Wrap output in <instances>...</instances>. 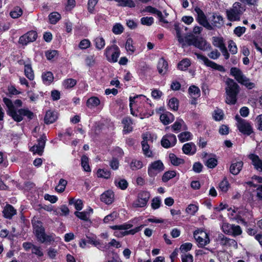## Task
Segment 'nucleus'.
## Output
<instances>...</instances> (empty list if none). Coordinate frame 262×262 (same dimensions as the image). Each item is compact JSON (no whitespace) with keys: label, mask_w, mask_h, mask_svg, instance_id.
<instances>
[{"label":"nucleus","mask_w":262,"mask_h":262,"mask_svg":"<svg viewBox=\"0 0 262 262\" xmlns=\"http://www.w3.org/2000/svg\"><path fill=\"white\" fill-rule=\"evenodd\" d=\"M4 103L8 108L7 114L16 122H20L26 117L29 120H32L34 114L28 108L16 109L12 100L9 98L4 97L3 99Z\"/></svg>","instance_id":"obj_1"},{"label":"nucleus","mask_w":262,"mask_h":262,"mask_svg":"<svg viewBox=\"0 0 262 262\" xmlns=\"http://www.w3.org/2000/svg\"><path fill=\"white\" fill-rule=\"evenodd\" d=\"M32 224L34 233L38 242L46 244L54 242V237L52 235L46 233L45 228L41 221L33 219L32 220Z\"/></svg>","instance_id":"obj_2"},{"label":"nucleus","mask_w":262,"mask_h":262,"mask_svg":"<svg viewBox=\"0 0 262 262\" xmlns=\"http://www.w3.org/2000/svg\"><path fill=\"white\" fill-rule=\"evenodd\" d=\"M225 83L227 95L226 102L229 104L234 105L237 102V95L240 91L239 86L233 79L230 78L226 79Z\"/></svg>","instance_id":"obj_3"},{"label":"nucleus","mask_w":262,"mask_h":262,"mask_svg":"<svg viewBox=\"0 0 262 262\" xmlns=\"http://www.w3.org/2000/svg\"><path fill=\"white\" fill-rule=\"evenodd\" d=\"M193 46L202 51L211 48V46L202 37L195 36L193 33H189L185 36V42L182 47Z\"/></svg>","instance_id":"obj_4"},{"label":"nucleus","mask_w":262,"mask_h":262,"mask_svg":"<svg viewBox=\"0 0 262 262\" xmlns=\"http://www.w3.org/2000/svg\"><path fill=\"white\" fill-rule=\"evenodd\" d=\"M129 106H133V104L140 103H143V106L147 108L145 111L142 110L141 113L144 117L148 118L151 116L154 113V110L151 107L154 104L151 103V100L143 95H137L134 97L130 96L129 98Z\"/></svg>","instance_id":"obj_5"},{"label":"nucleus","mask_w":262,"mask_h":262,"mask_svg":"<svg viewBox=\"0 0 262 262\" xmlns=\"http://www.w3.org/2000/svg\"><path fill=\"white\" fill-rule=\"evenodd\" d=\"M121 51L119 48L116 45L107 46L104 53L107 60L110 62L115 63L118 61L120 55Z\"/></svg>","instance_id":"obj_6"},{"label":"nucleus","mask_w":262,"mask_h":262,"mask_svg":"<svg viewBox=\"0 0 262 262\" xmlns=\"http://www.w3.org/2000/svg\"><path fill=\"white\" fill-rule=\"evenodd\" d=\"M236 118L237 120V127L239 132L246 136H250L253 133V127L249 121L237 116Z\"/></svg>","instance_id":"obj_7"},{"label":"nucleus","mask_w":262,"mask_h":262,"mask_svg":"<svg viewBox=\"0 0 262 262\" xmlns=\"http://www.w3.org/2000/svg\"><path fill=\"white\" fill-rule=\"evenodd\" d=\"M194 11L197 14L196 17V21L201 26L205 28L208 30H213L212 26L209 23L206 15L203 11L199 7L196 6L194 9Z\"/></svg>","instance_id":"obj_8"},{"label":"nucleus","mask_w":262,"mask_h":262,"mask_svg":"<svg viewBox=\"0 0 262 262\" xmlns=\"http://www.w3.org/2000/svg\"><path fill=\"white\" fill-rule=\"evenodd\" d=\"M150 196L149 192L143 190L140 191L137 195V199L133 203L134 208H142L147 205Z\"/></svg>","instance_id":"obj_9"},{"label":"nucleus","mask_w":262,"mask_h":262,"mask_svg":"<svg viewBox=\"0 0 262 262\" xmlns=\"http://www.w3.org/2000/svg\"><path fill=\"white\" fill-rule=\"evenodd\" d=\"M165 167L161 160H157L151 162L148 167L147 172L148 176L153 178L160 172L164 170Z\"/></svg>","instance_id":"obj_10"},{"label":"nucleus","mask_w":262,"mask_h":262,"mask_svg":"<svg viewBox=\"0 0 262 262\" xmlns=\"http://www.w3.org/2000/svg\"><path fill=\"white\" fill-rule=\"evenodd\" d=\"M37 37V32L35 30H31L19 37L18 43L23 46H27L29 43L35 41Z\"/></svg>","instance_id":"obj_11"},{"label":"nucleus","mask_w":262,"mask_h":262,"mask_svg":"<svg viewBox=\"0 0 262 262\" xmlns=\"http://www.w3.org/2000/svg\"><path fill=\"white\" fill-rule=\"evenodd\" d=\"M46 140L47 137L46 135L43 134L37 139V144L31 147L30 150L34 154H37L39 156H42L45 147Z\"/></svg>","instance_id":"obj_12"},{"label":"nucleus","mask_w":262,"mask_h":262,"mask_svg":"<svg viewBox=\"0 0 262 262\" xmlns=\"http://www.w3.org/2000/svg\"><path fill=\"white\" fill-rule=\"evenodd\" d=\"M177 141L176 136L174 134H167L162 137L161 144L163 147L168 148L174 146Z\"/></svg>","instance_id":"obj_13"},{"label":"nucleus","mask_w":262,"mask_h":262,"mask_svg":"<svg viewBox=\"0 0 262 262\" xmlns=\"http://www.w3.org/2000/svg\"><path fill=\"white\" fill-rule=\"evenodd\" d=\"M196 55L198 58L203 61L204 64L206 66L218 70L220 72H225V70L223 66L219 65L215 62L209 60L207 57L203 55L200 54H196Z\"/></svg>","instance_id":"obj_14"},{"label":"nucleus","mask_w":262,"mask_h":262,"mask_svg":"<svg viewBox=\"0 0 262 262\" xmlns=\"http://www.w3.org/2000/svg\"><path fill=\"white\" fill-rule=\"evenodd\" d=\"M209 20L211 22V25L212 26L213 29L214 28H221L224 23L222 16L217 13H213L210 17Z\"/></svg>","instance_id":"obj_15"},{"label":"nucleus","mask_w":262,"mask_h":262,"mask_svg":"<svg viewBox=\"0 0 262 262\" xmlns=\"http://www.w3.org/2000/svg\"><path fill=\"white\" fill-rule=\"evenodd\" d=\"M121 123L123 126L122 132L124 135L128 134L133 131V127L132 124L133 122L130 117L126 116L124 117L121 121Z\"/></svg>","instance_id":"obj_16"},{"label":"nucleus","mask_w":262,"mask_h":262,"mask_svg":"<svg viewBox=\"0 0 262 262\" xmlns=\"http://www.w3.org/2000/svg\"><path fill=\"white\" fill-rule=\"evenodd\" d=\"M114 192L111 190L105 191L100 195V200L107 205L112 204L114 201Z\"/></svg>","instance_id":"obj_17"},{"label":"nucleus","mask_w":262,"mask_h":262,"mask_svg":"<svg viewBox=\"0 0 262 262\" xmlns=\"http://www.w3.org/2000/svg\"><path fill=\"white\" fill-rule=\"evenodd\" d=\"M249 158L251 160V164L255 169L259 172H262V160L258 156L254 154L249 155Z\"/></svg>","instance_id":"obj_18"},{"label":"nucleus","mask_w":262,"mask_h":262,"mask_svg":"<svg viewBox=\"0 0 262 262\" xmlns=\"http://www.w3.org/2000/svg\"><path fill=\"white\" fill-rule=\"evenodd\" d=\"M244 163L242 161L233 160L230 167V172L233 175L238 174L242 170Z\"/></svg>","instance_id":"obj_19"},{"label":"nucleus","mask_w":262,"mask_h":262,"mask_svg":"<svg viewBox=\"0 0 262 262\" xmlns=\"http://www.w3.org/2000/svg\"><path fill=\"white\" fill-rule=\"evenodd\" d=\"M242 13V11L241 10L231 9L226 11L227 18L230 21L240 20V16Z\"/></svg>","instance_id":"obj_20"},{"label":"nucleus","mask_w":262,"mask_h":262,"mask_svg":"<svg viewBox=\"0 0 262 262\" xmlns=\"http://www.w3.org/2000/svg\"><path fill=\"white\" fill-rule=\"evenodd\" d=\"M3 216L7 219H11L16 214V210L10 204H7L3 210Z\"/></svg>","instance_id":"obj_21"},{"label":"nucleus","mask_w":262,"mask_h":262,"mask_svg":"<svg viewBox=\"0 0 262 262\" xmlns=\"http://www.w3.org/2000/svg\"><path fill=\"white\" fill-rule=\"evenodd\" d=\"M182 151L187 155H193L196 151V147L194 143L188 142L183 145Z\"/></svg>","instance_id":"obj_22"},{"label":"nucleus","mask_w":262,"mask_h":262,"mask_svg":"<svg viewBox=\"0 0 262 262\" xmlns=\"http://www.w3.org/2000/svg\"><path fill=\"white\" fill-rule=\"evenodd\" d=\"M58 118L57 113L51 110H48L46 112L44 121L47 124H50L55 122Z\"/></svg>","instance_id":"obj_23"},{"label":"nucleus","mask_w":262,"mask_h":262,"mask_svg":"<svg viewBox=\"0 0 262 262\" xmlns=\"http://www.w3.org/2000/svg\"><path fill=\"white\" fill-rule=\"evenodd\" d=\"M181 29L180 23L177 21L175 22L173 25V30L176 32V37L178 39V42L183 46V44L185 42V36L183 37L181 35Z\"/></svg>","instance_id":"obj_24"},{"label":"nucleus","mask_w":262,"mask_h":262,"mask_svg":"<svg viewBox=\"0 0 262 262\" xmlns=\"http://www.w3.org/2000/svg\"><path fill=\"white\" fill-rule=\"evenodd\" d=\"M157 69L159 74H165L168 69V62L163 58H160L157 65Z\"/></svg>","instance_id":"obj_25"},{"label":"nucleus","mask_w":262,"mask_h":262,"mask_svg":"<svg viewBox=\"0 0 262 262\" xmlns=\"http://www.w3.org/2000/svg\"><path fill=\"white\" fill-rule=\"evenodd\" d=\"M230 74L234 77L238 82L242 83L244 76L239 69L236 67L231 68L230 69Z\"/></svg>","instance_id":"obj_26"},{"label":"nucleus","mask_w":262,"mask_h":262,"mask_svg":"<svg viewBox=\"0 0 262 262\" xmlns=\"http://www.w3.org/2000/svg\"><path fill=\"white\" fill-rule=\"evenodd\" d=\"M143 141L141 142L142 150L144 155L147 157H152V151L149 149V145L147 143V137L144 136Z\"/></svg>","instance_id":"obj_27"},{"label":"nucleus","mask_w":262,"mask_h":262,"mask_svg":"<svg viewBox=\"0 0 262 262\" xmlns=\"http://www.w3.org/2000/svg\"><path fill=\"white\" fill-rule=\"evenodd\" d=\"M160 119L164 125H168L174 120L173 115L170 112H166L160 115Z\"/></svg>","instance_id":"obj_28"},{"label":"nucleus","mask_w":262,"mask_h":262,"mask_svg":"<svg viewBox=\"0 0 262 262\" xmlns=\"http://www.w3.org/2000/svg\"><path fill=\"white\" fill-rule=\"evenodd\" d=\"M41 78L43 83L47 85H50L54 80L53 74L50 71L42 73Z\"/></svg>","instance_id":"obj_29"},{"label":"nucleus","mask_w":262,"mask_h":262,"mask_svg":"<svg viewBox=\"0 0 262 262\" xmlns=\"http://www.w3.org/2000/svg\"><path fill=\"white\" fill-rule=\"evenodd\" d=\"M169 158L171 164L173 166H178L185 163L184 159L177 157L173 153L169 154Z\"/></svg>","instance_id":"obj_30"},{"label":"nucleus","mask_w":262,"mask_h":262,"mask_svg":"<svg viewBox=\"0 0 262 262\" xmlns=\"http://www.w3.org/2000/svg\"><path fill=\"white\" fill-rule=\"evenodd\" d=\"M100 104V100L98 97L92 96L89 98L86 102L88 107L92 108L98 106Z\"/></svg>","instance_id":"obj_31"},{"label":"nucleus","mask_w":262,"mask_h":262,"mask_svg":"<svg viewBox=\"0 0 262 262\" xmlns=\"http://www.w3.org/2000/svg\"><path fill=\"white\" fill-rule=\"evenodd\" d=\"M230 187V184L226 177H224L223 180L219 184V189L222 192H227Z\"/></svg>","instance_id":"obj_32"},{"label":"nucleus","mask_w":262,"mask_h":262,"mask_svg":"<svg viewBox=\"0 0 262 262\" xmlns=\"http://www.w3.org/2000/svg\"><path fill=\"white\" fill-rule=\"evenodd\" d=\"M114 184L116 187L121 190H125L128 186L127 181L124 179H116L114 181Z\"/></svg>","instance_id":"obj_33"},{"label":"nucleus","mask_w":262,"mask_h":262,"mask_svg":"<svg viewBox=\"0 0 262 262\" xmlns=\"http://www.w3.org/2000/svg\"><path fill=\"white\" fill-rule=\"evenodd\" d=\"M125 48L129 54H133L135 52L136 47L133 45V40L131 37H129L126 39Z\"/></svg>","instance_id":"obj_34"},{"label":"nucleus","mask_w":262,"mask_h":262,"mask_svg":"<svg viewBox=\"0 0 262 262\" xmlns=\"http://www.w3.org/2000/svg\"><path fill=\"white\" fill-rule=\"evenodd\" d=\"M194 236L198 243V246L200 248H204L205 246L208 245L210 243V239L209 236L207 234L205 235V239H204L203 237L199 236L197 237H195V234L194 233Z\"/></svg>","instance_id":"obj_35"},{"label":"nucleus","mask_w":262,"mask_h":262,"mask_svg":"<svg viewBox=\"0 0 262 262\" xmlns=\"http://www.w3.org/2000/svg\"><path fill=\"white\" fill-rule=\"evenodd\" d=\"M24 73L26 77L30 80H33L34 79V72L30 64H27L25 65Z\"/></svg>","instance_id":"obj_36"},{"label":"nucleus","mask_w":262,"mask_h":262,"mask_svg":"<svg viewBox=\"0 0 262 262\" xmlns=\"http://www.w3.org/2000/svg\"><path fill=\"white\" fill-rule=\"evenodd\" d=\"M188 93L191 95L192 98H198L201 95L200 89L194 85L189 86Z\"/></svg>","instance_id":"obj_37"},{"label":"nucleus","mask_w":262,"mask_h":262,"mask_svg":"<svg viewBox=\"0 0 262 262\" xmlns=\"http://www.w3.org/2000/svg\"><path fill=\"white\" fill-rule=\"evenodd\" d=\"M219 239L220 241L221 245L223 246H225L227 245L231 246L232 244L236 243L234 239H230L225 236L223 234H221L220 235H219Z\"/></svg>","instance_id":"obj_38"},{"label":"nucleus","mask_w":262,"mask_h":262,"mask_svg":"<svg viewBox=\"0 0 262 262\" xmlns=\"http://www.w3.org/2000/svg\"><path fill=\"white\" fill-rule=\"evenodd\" d=\"M177 175L176 170H168L164 173L162 177V180L163 182H167L170 179L174 178Z\"/></svg>","instance_id":"obj_39"},{"label":"nucleus","mask_w":262,"mask_h":262,"mask_svg":"<svg viewBox=\"0 0 262 262\" xmlns=\"http://www.w3.org/2000/svg\"><path fill=\"white\" fill-rule=\"evenodd\" d=\"M81 165L84 171L86 172H90L91 171L89 165V158L85 155H83L81 158Z\"/></svg>","instance_id":"obj_40"},{"label":"nucleus","mask_w":262,"mask_h":262,"mask_svg":"<svg viewBox=\"0 0 262 262\" xmlns=\"http://www.w3.org/2000/svg\"><path fill=\"white\" fill-rule=\"evenodd\" d=\"M190 60L188 58H185L178 63L177 68L180 70L186 71L187 70L188 68L190 66Z\"/></svg>","instance_id":"obj_41"},{"label":"nucleus","mask_w":262,"mask_h":262,"mask_svg":"<svg viewBox=\"0 0 262 262\" xmlns=\"http://www.w3.org/2000/svg\"><path fill=\"white\" fill-rule=\"evenodd\" d=\"M94 42L96 48L98 50L102 49L105 45V40L102 37H96L95 38Z\"/></svg>","instance_id":"obj_42"},{"label":"nucleus","mask_w":262,"mask_h":262,"mask_svg":"<svg viewBox=\"0 0 262 262\" xmlns=\"http://www.w3.org/2000/svg\"><path fill=\"white\" fill-rule=\"evenodd\" d=\"M97 174L98 178L108 179L111 177V173L110 170L99 168L97 170Z\"/></svg>","instance_id":"obj_43"},{"label":"nucleus","mask_w":262,"mask_h":262,"mask_svg":"<svg viewBox=\"0 0 262 262\" xmlns=\"http://www.w3.org/2000/svg\"><path fill=\"white\" fill-rule=\"evenodd\" d=\"M118 3L119 6L128 7L134 8L136 6L135 3L133 0H115Z\"/></svg>","instance_id":"obj_44"},{"label":"nucleus","mask_w":262,"mask_h":262,"mask_svg":"<svg viewBox=\"0 0 262 262\" xmlns=\"http://www.w3.org/2000/svg\"><path fill=\"white\" fill-rule=\"evenodd\" d=\"M25 245L32 246V253L37 255L39 257H41L43 255V253L41 251L40 247H38L29 242L24 243L23 245L25 246Z\"/></svg>","instance_id":"obj_45"},{"label":"nucleus","mask_w":262,"mask_h":262,"mask_svg":"<svg viewBox=\"0 0 262 262\" xmlns=\"http://www.w3.org/2000/svg\"><path fill=\"white\" fill-rule=\"evenodd\" d=\"M212 44L214 46L218 47L220 49L225 46L224 39L222 37L214 36L212 37Z\"/></svg>","instance_id":"obj_46"},{"label":"nucleus","mask_w":262,"mask_h":262,"mask_svg":"<svg viewBox=\"0 0 262 262\" xmlns=\"http://www.w3.org/2000/svg\"><path fill=\"white\" fill-rule=\"evenodd\" d=\"M61 18L60 14L56 12H52L49 15V19L51 24H56Z\"/></svg>","instance_id":"obj_47"},{"label":"nucleus","mask_w":262,"mask_h":262,"mask_svg":"<svg viewBox=\"0 0 262 262\" xmlns=\"http://www.w3.org/2000/svg\"><path fill=\"white\" fill-rule=\"evenodd\" d=\"M77 84L76 80L73 78H68L63 81V85L66 89L73 88Z\"/></svg>","instance_id":"obj_48"},{"label":"nucleus","mask_w":262,"mask_h":262,"mask_svg":"<svg viewBox=\"0 0 262 262\" xmlns=\"http://www.w3.org/2000/svg\"><path fill=\"white\" fill-rule=\"evenodd\" d=\"M23 12L21 8L16 6L10 12V15L13 18H18L22 15Z\"/></svg>","instance_id":"obj_49"},{"label":"nucleus","mask_w":262,"mask_h":262,"mask_svg":"<svg viewBox=\"0 0 262 262\" xmlns=\"http://www.w3.org/2000/svg\"><path fill=\"white\" fill-rule=\"evenodd\" d=\"M191 134L189 132H182L178 135L179 141L183 143L191 140Z\"/></svg>","instance_id":"obj_50"},{"label":"nucleus","mask_w":262,"mask_h":262,"mask_svg":"<svg viewBox=\"0 0 262 262\" xmlns=\"http://www.w3.org/2000/svg\"><path fill=\"white\" fill-rule=\"evenodd\" d=\"M179 100L176 97H172L169 99L168 105L173 111H177L179 106Z\"/></svg>","instance_id":"obj_51"},{"label":"nucleus","mask_w":262,"mask_h":262,"mask_svg":"<svg viewBox=\"0 0 262 262\" xmlns=\"http://www.w3.org/2000/svg\"><path fill=\"white\" fill-rule=\"evenodd\" d=\"M130 168L133 170L140 169L143 167V163L141 160H133L130 164Z\"/></svg>","instance_id":"obj_52"},{"label":"nucleus","mask_w":262,"mask_h":262,"mask_svg":"<svg viewBox=\"0 0 262 262\" xmlns=\"http://www.w3.org/2000/svg\"><path fill=\"white\" fill-rule=\"evenodd\" d=\"M133 227V225L130 224L124 223L119 225H114L110 226V228L116 230H127Z\"/></svg>","instance_id":"obj_53"},{"label":"nucleus","mask_w":262,"mask_h":262,"mask_svg":"<svg viewBox=\"0 0 262 262\" xmlns=\"http://www.w3.org/2000/svg\"><path fill=\"white\" fill-rule=\"evenodd\" d=\"M47 59L51 60L58 56V51L55 50H50L45 52Z\"/></svg>","instance_id":"obj_54"},{"label":"nucleus","mask_w":262,"mask_h":262,"mask_svg":"<svg viewBox=\"0 0 262 262\" xmlns=\"http://www.w3.org/2000/svg\"><path fill=\"white\" fill-rule=\"evenodd\" d=\"M86 66L89 68L93 67L96 63V59L94 55H88L85 59Z\"/></svg>","instance_id":"obj_55"},{"label":"nucleus","mask_w":262,"mask_h":262,"mask_svg":"<svg viewBox=\"0 0 262 262\" xmlns=\"http://www.w3.org/2000/svg\"><path fill=\"white\" fill-rule=\"evenodd\" d=\"M199 207L194 204H189L186 208L185 211L191 215H194L195 213L198 211Z\"/></svg>","instance_id":"obj_56"},{"label":"nucleus","mask_w":262,"mask_h":262,"mask_svg":"<svg viewBox=\"0 0 262 262\" xmlns=\"http://www.w3.org/2000/svg\"><path fill=\"white\" fill-rule=\"evenodd\" d=\"M242 233V230L241 227L233 224L230 235L235 237L240 235Z\"/></svg>","instance_id":"obj_57"},{"label":"nucleus","mask_w":262,"mask_h":262,"mask_svg":"<svg viewBox=\"0 0 262 262\" xmlns=\"http://www.w3.org/2000/svg\"><path fill=\"white\" fill-rule=\"evenodd\" d=\"M67 184V181L66 180L60 179L58 183V185L56 187V190L59 192H63L65 190Z\"/></svg>","instance_id":"obj_58"},{"label":"nucleus","mask_w":262,"mask_h":262,"mask_svg":"<svg viewBox=\"0 0 262 262\" xmlns=\"http://www.w3.org/2000/svg\"><path fill=\"white\" fill-rule=\"evenodd\" d=\"M141 226H138L129 230H125L121 233V235L120 236H124L129 234L134 235L135 234L139 232L141 230Z\"/></svg>","instance_id":"obj_59"},{"label":"nucleus","mask_w":262,"mask_h":262,"mask_svg":"<svg viewBox=\"0 0 262 262\" xmlns=\"http://www.w3.org/2000/svg\"><path fill=\"white\" fill-rule=\"evenodd\" d=\"M123 31L124 28L123 26L119 23L115 24L112 28L113 32L116 35L121 34Z\"/></svg>","instance_id":"obj_60"},{"label":"nucleus","mask_w":262,"mask_h":262,"mask_svg":"<svg viewBox=\"0 0 262 262\" xmlns=\"http://www.w3.org/2000/svg\"><path fill=\"white\" fill-rule=\"evenodd\" d=\"M91 42L88 39L81 40L78 45L79 48L81 50H85L90 47Z\"/></svg>","instance_id":"obj_61"},{"label":"nucleus","mask_w":262,"mask_h":262,"mask_svg":"<svg viewBox=\"0 0 262 262\" xmlns=\"http://www.w3.org/2000/svg\"><path fill=\"white\" fill-rule=\"evenodd\" d=\"M217 165V160L216 158H209L206 162V165L209 168L211 169H213Z\"/></svg>","instance_id":"obj_62"},{"label":"nucleus","mask_w":262,"mask_h":262,"mask_svg":"<svg viewBox=\"0 0 262 262\" xmlns=\"http://www.w3.org/2000/svg\"><path fill=\"white\" fill-rule=\"evenodd\" d=\"M183 123L184 121L182 119H180L179 120H177L172 125L171 128L172 131L176 133L179 132L182 127V123Z\"/></svg>","instance_id":"obj_63"},{"label":"nucleus","mask_w":262,"mask_h":262,"mask_svg":"<svg viewBox=\"0 0 262 262\" xmlns=\"http://www.w3.org/2000/svg\"><path fill=\"white\" fill-rule=\"evenodd\" d=\"M161 204L160 198L159 196L155 197L151 201V206L153 209H157L160 208Z\"/></svg>","instance_id":"obj_64"}]
</instances>
